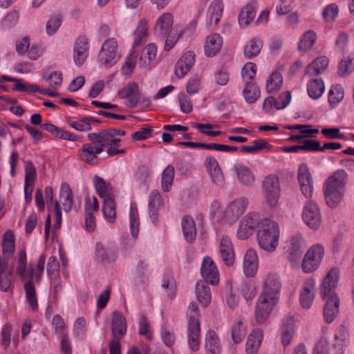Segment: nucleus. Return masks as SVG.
Masks as SVG:
<instances>
[{"label":"nucleus","mask_w":354,"mask_h":354,"mask_svg":"<svg viewBox=\"0 0 354 354\" xmlns=\"http://www.w3.org/2000/svg\"><path fill=\"white\" fill-rule=\"evenodd\" d=\"M248 205L245 198H240L231 202L225 211V218L230 224L235 223L245 212Z\"/></svg>","instance_id":"423d86ee"},{"label":"nucleus","mask_w":354,"mask_h":354,"mask_svg":"<svg viewBox=\"0 0 354 354\" xmlns=\"http://www.w3.org/2000/svg\"><path fill=\"white\" fill-rule=\"evenodd\" d=\"M174 24V15L171 12H164L156 20L155 25V31L159 32L163 35H167V42H169L168 40L169 35L171 33Z\"/></svg>","instance_id":"f3484780"},{"label":"nucleus","mask_w":354,"mask_h":354,"mask_svg":"<svg viewBox=\"0 0 354 354\" xmlns=\"http://www.w3.org/2000/svg\"><path fill=\"white\" fill-rule=\"evenodd\" d=\"M303 243L304 241L301 236H295L290 241L289 259L292 267L299 266V260L303 254Z\"/></svg>","instance_id":"cd10ccee"},{"label":"nucleus","mask_w":354,"mask_h":354,"mask_svg":"<svg viewBox=\"0 0 354 354\" xmlns=\"http://www.w3.org/2000/svg\"><path fill=\"white\" fill-rule=\"evenodd\" d=\"M279 225L275 221L262 219L257 234L259 246L270 252L275 251L279 245Z\"/></svg>","instance_id":"f03ea898"},{"label":"nucleus","mask_w":354,"mask_h":354,"mask_svg":"<svg viewBox=\"0 0 354 354\" xmlns=\"http://www.w3.org/2000/svg\"><path fill=\"white\" fill-rule=\"evenodd\" d=\"M181 225L186 241L193 242L196 236V228L193 218L185 216L182 219Z\"/></svg>","instance_id":"f704fd0d"},{"label":"nucleus","mask_w":354,"mask_h":354,"mask_svg":"<svg viewBox=\"0 0 354 354\" xmlns=\"http://www.w3.org/2000/svg\"><path fill=\"white\" fill-rule=\"evenodd\" d=\"M139 216L138 209L134 203H131L130 209V230L133 238L136 239L139 232Z\"/></svg>","instance_id":"a18cd8bd"},{"label":"nucleus","mask_w":354,"mask_h":354,"mask_svg":"<svg viewBox=\"0 0 354 354\" xmlns=\"http://www.w3.org/2000/svg\"><path fill=\"white\" fill-rule=\"evenodd\" d=\"M236 173L241 182L246 185H251L254 181V176L250 170L243 166L236 167Z\"/></svg>","instance_id":"4d7b16f0"},{"label":"nucleus","mask_w":354,"mask_h":354,"mask_svg":"<svg viewBox=\"0 0 354 354\" xmlns=\"http://www.w3.org/2000/svg\"><path fill=\"white\" fill-rule=\"evenodd\" d=\"M148 36V27L147 22L145 19H141L134 32V43L133 44H140L142 43H145L147 41V38Z\"/></svg>","instance_id":"ea45409f"},{"label":"nucleus","mask_w":354,"mask_h":354,"mask_svg":"<svg viewBox=\"0 0 354 354\" xmlns=\"http://www.w3.org/2000/svg\"><path fill=\"white\" fill-rule=\"evenodd\" d=\"M339 278V271L330 270L320 285V295L326 301L324 306V318L330 324L333 322L339 313V299L335 292Z\"/></svg>","instance_id":"f257e3e1"},{"label":"nucleus","mask_w":354,"mask_h":354,"mask_svg":"<svg viewBox=\"0 0 354 354\" xmlns=\"http://www.w3.org/2000/svg\"><path fill=\"white\" fill-rule=\"evenodd\" d=\"M354 70V62L353 59L346 57L342 59L338 66V74L344 77L350 74Z\"/></svg>","instance_id":"bf43d9fd"},{"label":"nucleus","mask_w":354,"mask_h":354,"mask_svg":"<svg viewBox=\"0 0 354 354\" xmlns=\"http://www.w3.org/2000/svg\"><path fill=\"white\" fill-rule=\"evenodd\" d=\"M201 273L205 283L216 285L219 282V274L213 260L206 257L203 259Z\"/></svg>","instance_id":"1a4fd4ad"},{"label":"nucleus","mask_w":354,"mask_h":354,"mask_svg":"<svg viewBox=\"0 0 354 354\" xmlns=\"http://www.w3.org/2000/svg\"><path fill=\"white\" fill-rule=\"evenodd\" d=\"M298 180L299 185L312 182V177L306 165L302 164L299 166L298 170Z\"/></svg>","instance_id":"69168bd1"},{"label":"nucleus","mask_w":354,"mask_h":354,"mask_svg":"<svg viewBox=\"0 0 354 354\" xmlns=\"http://www.w3.org/2000/svg\"><path fill=\"white\" fill-rule=\"evenodd\" d=\"M283 84V77L280 73L273 72L266 83V91L268 93H275L281 87Z\"/></svg>","instance_id":"37998d69"},{"label":"nucleus","mask_w":354,"mask_h":354,"mask_svg":"<svg viewBox=\"0 0 354 354\" xmlns=\"http://www.w3.org/2000/svg\"><path fill=\"white\" fill-rule=\"evenodd\" d=\"M263 339V332L260 329L254 330L248 336L245 352L247 354H256Z\"/></svg>","instance_id":"2f4dec72"},{"label":"nucleus","mask_w":354,"mask_h":354,"mask_svg":"<svg viewBox=\"0 0 354 354\" xmlns=\"http://www.w3.org/2000/svg\"><path fill=\"white\" fill-rule=\"evenodd\" d=\"M243 94L245 100L252 104L255 102L260 97V91L252 82H246Z\"/></svg>","instance_id":"c03bdc74"},{"label":"nucleus","mask_w":354,"mask_h":354,"mask_svg":"<svg viewBox=\"0 0 354 354\" xmlns=\"http://www.w3.org/2000/svg\"><path fill=\"white\" fill-rule=\"evenodd\" d=\"M243 268L245 276L248 277H254L257 273L258 258L254 250L250 249L247 250L243 258Z\"/></svg>","instance_id":"412c9836"},{"label":"nucleus","mask_w":354,"mask_h":354,"mask_svg":"<svg viewBox=\"0 0 354 354\" xmlns=\"http://www.w3.org/2000/svg\"><path fill=\"white\" fill-rule=\"evenodd\" d=\"M103 151L102 148L91 143H85L78 151L79 158L90 165L98 164L97 155Z\"/></svg>","instance_id":"9d476101"},{"label":"nucleus","mask_w":354,"mask_h":354,"mask_svg":"<svg viewBox=\"0 0 354 354\" xmlns=\"http://www.w3.org/2000/svg\"><path fill=\"white\" fill-rule=\"evenodd\" d=\"M43 79L48 83L50 86L56 89L61 86L63 77L60 71H53L48 75H43Z\"/></svg>","instance_id":"680f3d73"},{"label":"nucleus","mask_w":354,"mask_h":354,"mask_svg":"<svg viewBox=\"0 0 354 354\" xmlns=\"http://www.w3.org/2000/svg\"><path fill=\"white\" fill-rule=\"evenodd\" d=\"M118 96L121 99H127L125 105L127 107H136L141 98L138 84L134 82L128 83L118 91Z\"/></svg>","instance_id":"0eeeda50"},{"label":"nucleus","mask_w":354,"mask_h":354,"mask_svg":"<svg viewBox=\"0 0 354 354\" xmlns=\"http://www.w3.org/2000/svg\"><path fill=\"white\" fill-rule=\"evenodd\" d=\"M302 217L306 224L313 229H317L321 223L322 216L318 205L313 202L308 201L305 205Z\"/></svg>","instance_id":"6e6552de"},{"label":"nucleus","mask_w":354,"mask_h":354,"mask_svg":"<svg viewBox=\"0 0 354 354\" xmlns=\"http://www.w3.org/2000/svg\"><path fill=\"white\" fill-rule=\"evenodd\" d=\"M348 176V174L344 169H339L326 178L324 185L346 191Z\"/></svg>","instance_id":"a878e982"},{"label":"nucleus","mask_w":354,"mask_h":354,"mask_svg":"<svg viewBox=\"0 0 354 354\" xmlns=\"http://www.w3.org/2000/svg\"><path fill=\"white\" fill-rule=\"evenodd\" d=\"M263 149H271V145H270L265 140L258 139L252 142V145L241 146V147L239 148V150L241 153H248L252 154L257 153L263 150Z\"/></svg>","instance_id":"79ce46f5"},{"label":"nucleus","mask_w":354,"mask_h":354,"mask_svg":"<svg viewBox=\"0 0 354 354\" xmlns=\"http://www.w3.org/2000/svg\"><path fill=\"white\" fill-rule=\"evenodd\" d=\"M294 333V320L292 317H289L284 322L282 329L281 342L284 347L290 344Z\"/></svg>","instance_id":"4c0bfd02"},{"label":"nucleus","mask_w":354,"mask_h":354,"mask_svg":"<svg viewBox=\"0 0 354 354\" xmlns=\"http://www.w3.org/2000/svg\"><path fill=\"white\" fill-rule=\"evenodd\" d=\"M45 198L48 210L50 212L53 210L55 213L53 227L59 229L62 223V212L59 202L57 201L53 202V192L51 187H46L45 188Z\"/></svg>","instance_id":"a211bd4d"},{"label":"nucleus","mask_w":354,"mask_h":354,"mask_svg":"<svg viewBox=\"0 0 354 354\" xmlns=\"http://www.w3.org/2000/svg\"><path fill=\"white\" fill-rule=\"evenodd\" d=\"M257 8V2L251 1L240 10L238 22L241 28H245L254 20Z\"/></svg>","instance_id":"6ab92c4d"},{"label":"nucleus","mask_w":354,"mask_h":354,"mask_svg":"<svg viewBox=\"0 0 354 354\" xmlns=\"http://www.w3.org/2000/svg\"><path fill=\"white\" fill-rule=\"evenodd\" d=\"M61 203L65 212H69L73 206V198L72 190L67 183H62L60 189Z\"/></svg>","instance_id":"e433bc0d"},{"label":"nucleus","mask_w":354,"mask_h":354,"mask_svg":"<svg viewBox=\"0 0 354 354\" xmlns=\"http://www.w3.org/2000/svg\"><path fill=\"white\" fill-rule=\"evenodd\" d=\"M188 319V346L192 351H196L200 347L201 328L199 322L200 312L197 304L191 302L187 310Z\"/></svg>","instance_id":"7ed1b4c3"},{"label":"nucleus","mask_w":354,"mask_h":354,"mask_svg":"<svg viewBox=\"0 0 354 354\" xmlns=\"http://www.w3.org/2000/svg\"><path fill=\"white\" fill-rule=\"evenodd\" d=\"M117 46H102L98 53V62L105 67L113 66L118 61Z\"/></svg>","instance_id":"dca6fc26"},{"label":"nucleus","mask_w":354,"mask_h":354,"mask_svg":"<svg viewBox=\"0 0 354 354\" xmlns=\"http://www.w3.org/2000/svg\"><path fill=\"white\" fill-rule=\"evenodd\" d=\"M19 17V15L17 11L10 12L2 19L1 25L4 28H9L17 23Z\"/></svg>","instance_id":"338daca9"},{"label":"nucleus","mask_w":354,"mask_h":354,"mask_svg":"<svg viewBox=\"0 0 354 354\" xmlns=\"http://www.w3.org/2000/svg\"><path fill=\"white\" fill-rule=\"evenodd\" d=\"M277 299H269L260 295L256 305L255 319L259 323H263L268 317L273 306L277 304Z\"/></svg>","instance_id":"9b49d317"},{"label":"nucleus","mask_w":354,"mask_h":354,"mask_svg":"<svg viewBox=\"0 0 354 354\" xmlns=\"http://www.w3.org/2000/svg\"><path fill=\"white\" fill-rule=\"evenodd\" d=\"M219 252L225 265L230 266L234 263V254L232 244L228 236H223L220 242Z\"/></svg>","instance_id":"5701e85b"},{"label":"nucleus","mask_w":354,"mask_h":354,"mask_svg":"<svg viewBox=\"0 0 354 354\" xmlns=\"http://www.w3.org/2000/svg\"><path fill=\"white\" fill-rule=\"evenodd\" d=\"M174 167L168 165L162 174V188L165 192H168L174 182Z\"/></svg>","instance_id":"49530a36"},{"label":"nucleus","mask_w":354,"mask_h":354,"mask_svg":"<svg viewBox=\"0 0 354 354\" xmlns=\"http://www.w3.org/2000/svg\"><path fill=\"white\" fill-rule=\"evenodd\" d=\"M204 348L205 354H220L221 351L220 339L214 330H209L205 334Z\"/></svg>","instance_id":"c85d7f7f"},{"label":"nucleus","mask_w":354,"mask_h":354,"mask_svg":"<svg viewBox=\"0 0 354 354\" xmlns=\"http://www.w3.org/2000/svg\"><path fill=\"white\" fill-rule=\"evenodd\" d=\"M162 287L167 289V295L168 297L172 299L175 295V281L171 273V272H167L165 273L164 278H163V282L162 284Z\"/></svg>","instance_id":"052dcab7"},{"label":"nucleus","mask_w":354,"mask_h":354,"mask_svg":"<svg viewBox=\"0 0 354 354\" xmlns=\"http://www.w3.org/2000/svg\"><path fill=\"white\" fill-rule=\"evenodd\" d=\"M62 23V19L60 15H54L51 16L46 22V30L48 35H54Z\"/></svg>","instance_id":"5fc2aeb1"},{"label":"nucleus","mask_w":354,"mask_h":354,"mask_svg":"<svg viewBox=\"0 0 354 354\" xmlns=\"http://www.w3.org/2000/svg\"><path fill=\"white\" fill-rule=\"evenodd\" d=\"M111 31L109 27L106 24L100 26L98 30V35L100 38V41H103V44H117L119 41L115 37H110Z\"/></svg>","instance_id":"6e6d98bb"},{"label":"nucleus","mask_w":354,"mask_h":354,"mask_svg":"<svg viewBox=\"0 0 354 354\" xmlns=\"http://www.w3.org/2000/svg\"><path fill=\"white\" fill-rule=\"evenodd\" d=\"M241 292L245 300L252 299L257 294V289L252 281H243L241 285Z\"/></svg>","instance_id":"603ef678"},{"label":"nucleus","mask_w":354,"mask_h":354,"mask_svg":"<svg viewBox=\"0 0 354 354\" xmlns=\"http://www.w3.org/2000/svg\"><path fill=\"white\" fill-rule=\"evenodd\" d=\"M196 19L191 20L185 26L176 24L169 35L168 40L170 43H176L179 39L192 36L196 29Z\"/></svg>","instance_id":"f8f14e48"},{"label":"nucleus","mask_w":354,"mask_h":354,"mask_svg":"<svg viewBox=\"0 0 354 354\" xmlns=\"http://www.w3.org/2000/svg\"><path fill=\"white\" fill-rule=\"evenodd\" d=\"M137 62V57L131 53L125 60L121 67L122 75L129 76L133 73Z\"/></svg>","instance_id":"e2e57ef3"},{"label":"nucleus","mask_w":354,"mask_h":354,"mask_svg":"<svg viewBox=\"0 0 354 354\" xmlns=\"http://www.w3.org/2000/svg\"><path fill=\"white\" fill-rule=\"evenodd\" d=\"M232 338L235 344L241 342L246 335V328L241 321L234 324L231 330Z\"/></svg>","instance_id":"de8ad7c7"},{"label":"nucleus","mask_w":354,"mask_h":354,"mask_svg":"<svg viewBox=\"0 0 354 354\" xmlns=\"http://www.w3.org/2000/svg\"><path fill=\"white\" fill-rule=\"evenodd\" d=\"M339 8L336 3H330L322 11V17L326 22H333L337 17Z\"/></svg>","instance_id":"864d4df0"},{"label":"nucleus","mask_w":354,"mask_h":354,"mask_svg":"<svg viewBox=\"0 0 354 354\" xmlns=\"http://www.w3.org/2000/svg\"><path fill=\"white\" fill-rule=\"evenodd\" d=\"M281 288V283L274 275L268 274L265 280L263 290L261 295L266 297L269 299H278L277 295Z\"/></svg>","instance_id":"b1692460"},{"label":"nucleus","mask_w":354,"mask_h":354,"mask_svg":"<svg viewBox=\"0 0 354 354\" xmlns=\"http://www.w3.org/2000/svg\"><path fill=\"white\" fill-rule=\"evenodd\" d=\"M112 339H121L126 334L127 329V320L120 311H114L111 319Z\"/></svg>","instance_id":"ddd939ff"},{"label":"nucleus","mask_w":354,"mask_h":354,"mask_svg":"<svg viewBox=\"0 0 354 354\" xmlns=\"http://www.w3.org/2000/svg\"><path fill=\"white\" fill-rule=\"evenodd\" d=\"M307 90L311 98L318 99L325 90L324 83L321 78L312 79L308 83Z\"/></svg>","instance_id":"c9c22d12"},{"label":"nucleus","mask_w":354,"mask_h":354,"mask_svg":"<svg viewBox=\"0 0 354 354\" xmlns=\"http://www.w3.org/2000/svg\"><path fill=\"white\" fill-rule=\"evenodd\" d=\"M97 256L103 261H114L118 257V248L114 244L104 247L101 243L97 244Z\"/></svg>","instance_id":"72a5a7b5"},{"label":"nucleus","mask_w":354,"mask_h":354,"mask_svg":"<svg viewBox=\"0 0 354 354\" xmlns=\"http://www.w3.org/2000/svg\"><path fill=\"white\" fill-rule=\"evenodd\" d=\"M224 4L222 0H213L207 10V21L209 24H217L223 13Z\"/></svg>","instance_id":"bb28decb"},{"label":"nucleus","mask_w":354,"mask_h":354,"mask_svg":"<svg viewBox=\"0 0 354 354\" xmlns=\"http://www.w3.org/2000/svg\"><path fill=\"white\" fill-rule=\"evenodd\" d=\"M279 100H281V103H279V100H277L274 97H267L263 102V109L266 112H270L272 107H275L277 109H283L290 103L291 100V93L290 91L283 92L279 95Z\"/></svg>","instance_id":"4be33fe9"},{"label":"nucleus","mask_w":354,"mask_h":354,"mask_svg":"<svg viewBox=\"0 0 354 354\" xmlns=\"http://www.w3.org/2000/svg\"><path fill=\"white\" fill-rule=\"evenodd\" d=\"M88 53V48L86 46H77L74 48L73 58L77 66H80L84 63Z\"/></svg>","instance_id":"13d9d810"},{"label":"nucleus","mask_w":354,"mask_h":354,"mask_svg":"<svg viewBox=\"0 0 354 354\" xmlns=\"http://www.w3.org/2000/svg\"><path fill=\"white\" fill-rule=\"evenodd\" d=\"M37 175L36 169L31 160L25 163V184L26 187H33L35 179Z\"/></svg>","instance_id":"3c124183"},{"label":"nucleus","mask_w":354,"mask_h":354,"mask_svg":"<svg viewBox=\"0 0 354 354\" xmlns=\"http://www.w3.org/2000/svg\"><path fill=\"white\" fill-rule=\"evenodd\" d=\"M102 212L105 218L110 223H114L116 217L114 197L104 199Z\"/></svg>","instance_id":"58836bf2"},{"label":"nucleus","mask_w":354,"mask_h":354,"mask_svg":"<svg viewBox=\"0 0 354 354\" xmlns=\"http://www.w3.org/2000/svg\"><path fill=\"white\" fill-rule=\"evenodd\" d=\"M344 89L339 85L333 86L328 94V102L331 106H336L344 98Z\"/></svg>","instance_id":"09e8293b"},{"label":"nucleus","mask_w":354,"mask_h":354,"mask_svg":"<svg viewBox=\"0 0 354 354\" xmlns=\"http://www.w3.org/2000/svg\"><path fill=\"white\" fill-rule=\"evenodd\" d=\"M15 251L14 234L11 230H8L3 234V253L12 254Z\"/></svg>","instance_id":"8fccbe9b"},{"label":"nucleus","mask_w":354,"mask_h":354,"mask_svg":"<svg viewBox=\"0 0 354 354\" xmlns=\"http://www.w3.org/2000/svg\"><path fill=\"white\" fill-rule=\"evenodd\" d=\"M24 289L26 299L30 308L32 310L36 311L38 308L37 299L36 297L35 286L32 279H29V281L25 283Z\"/></svg>","instance_id":"a19ab883"},{"label":"nucleus","mask_w":354,"mask_h":354,"mask_svg":"<svg viewBox=\"0 0 354 354\" xmlns=\"http://www.w3.org/2000/svg\"><path fill=\"white\" fill-rule=\"evenodd\" d=\"M162 205L163 200L160 193L158 190H153L149 198V208L151 213V218L154 223H156L158 221V211Z\"/></svg>","instance_id":"7c9ffc66"},{"label":"nucleus","mask_w":354,"mask_h":354,"mask_svg":"<svg viewBox=\"0 0 354 354\" xmlns=\"http://www.w3.org/2000/svg\"><path fill=\"white\" fill-rule=\"evenodd\" d=\"M93 183L95 190L102 198L105 199L108 198L115 197V189L110 184L102 177L95 175L93 178Z\"/></svg>","instance_id":"393cba45"},{"label":"nucleus","mask_w":354,"mask_h":354,"mask_svg":"<svg viewBox=\"0 0 354 354\" xmlns=\"http://www.w3.org/2000/svg\"><path fill=\"white\" fill-rule=\"evenodd\" d=\"M195 62V54L192 51L185 53L176 62L174 73L178 78L185 77Z\"/></svg>","instance_id":"2eb2a0df"},{"label":"nucleus","mask_w":354,"mask_h":354,"mask_svg":"<svg viewBox=\"0 0 354 354\" xmlns=\"http://www.w3.org/2000/svg\"><path fill=\"white\" fill-rule=\"evenodd\" d=\"M328 64L329 60L326 57H319L307 66L306 75L311 77L320 75L327 69Z\"/></svg>","instance_id":"c756f323"},{"label":"nucleus","mask_w":354,"mask_h":354,"mask_svg":"<svg viewBox=\"0 0 354 354\" xmlns=\"http://www.w3.org/2000/svg\"><path fill=\"white\" fill-rule=\"evenodd\" d=\"M46 257L44 254H41L38 259L36 269L34 270L32 268L30 269V272L28 274V279H32L33 275L35 277V280L39 281L42 275L44 264H45Z\"/></svg>","instance_id":"0e129e2a"},{"label":"nucleus","mask_w":354,"mask_h":354,"mask_svg":"<svg viewBox=\"0 0 354 354\" xmlns=\"http://www.w3.org/2000/svg\"><path fill=\"white\" fill-rule=\"evenodd\" d=\"M263 187L268 203L271 207L275 206L278 203L281 193L279 178L274 175L266 176Z\"/></svg>","instance_id":"39448f33"},{"label":"nucleus","mask_w":354,"mask_h":354,"mask_svg":"<svg viewBox=\"0 0 354 354\" xmlns=\"http://www.w3.org/2000/svg\"><path fill=\"white\" fill-rule=\"evenodd\" d=\"M324 194L326 204L331 208L336 207L343 200L346 191L324 185Z\"/></svg>","instance_id":"aec40b11"},{"label":"nucleus","mask_w":354,"mask_h":354,"mask_svg":"<svg viewBox=\"0 0 354 354\" xmlns=\"http://www.w3.org/2000/svg\"><path fill=\"white\" fill-rule=\"evenodd\" d=\"M324 249L320 245L312 246L305 254L302 261L301 268L305 272L316 270L322 260Z\"/></svg>","instance_id":"20e7f679"},{"label":"nucleus","mask_w":354,"mask_h":354,"mask_svg":"<svg viewBox=\"0 0 354 354\" xmlns=\"http://www.w3.org/2000/svg\"><path fill=\"white\" fill-rule=\"evenodd\" d=\"M195 292L199 303L204 307H207L211 301L212 295L208 283L198 281L196 285Z\"/></svg>","instance_id":"473e14b6"},{"label":"nucleus","mask_w":354,"mask_h":354,"mask_svg":"<svg viewBox=\"0 0 354 354\" xmlns=\"http://www.w3.org/2000/svg\"><path fill=\"white\" fill-rule=\"evenodd\" d=\"M245 223V225L252 227L254 231L255 228L259 229V224L261 222L259 219V216L254 212H250L246 214L242 219Z\"/></svg>","instance_id":"774afa93"},{"label":"nucleus","mask_w":354,"mask_h":354,"mask_svg":"<svg viewBox=\"0 0 354 354\" xmlns=\"http://www.w3.org/2000/svg\"><path fill=\"white\" fill-rule=\"evenodd\" d=\"M315 281L313 279L305 281L300 291V305L304 308H309L315 298Z\"/></svg>","instance_id":"4468645a"}]
</instances>
